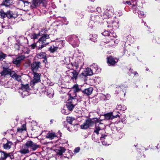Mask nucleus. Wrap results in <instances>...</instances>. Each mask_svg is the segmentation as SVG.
Listing matches in <instances>:
<instances>
[{"mask_svg":"<svg viewBox=\"0 0 160 160\" xmlns=\"http://www.w3.org/2000/svg\"><path fill=\"white\" fill-rule=\"evenodd\" d=\"M102 34L103 36H107L106 38L107 40H105L104 42L108 44V46L109 47H112L118 43V40L115 38V36L112 37V33H109L108 31H105Z\"/></svg>","mask_w":160,"mask_h":160,"instance_id":"obj_1","label":"nucleus"},{"mask_svg":"<svg viewBox=\"0 0 160 160\" xmlns=\"http://www.w3.org/2000/svg\"><path fill=\"white\" fill-rule=\"evenodd\" d=\"M68 40L73 47H77L79 43V40L77 36L72 35L69 36L68 38Z\"/></svg>","mask_w":160,"mask_h":160,"instance_id":"obj_2","label":"nucleus"},{"mask_svg":"<svg viewBox=\"0 0 160 160\" xmlns=\"http://www.w3.org/2000/svg\"><path fill=\"white\" fill-rule=\"evenodd\" d=\"M25 144L29 149L30 151H35L39 147V146L36 143L33 142L31 140L27 141Z\"/></svg>","mask_w":160,"mask_h":160,"instance_id":"obj_3","label":"nucleus"},{"mask_svg":"<svg viewBox=\"0 0 160 160\" xmlns=\"http://www.w3.org/2000/svg\"><path fill=\"white\" fill-rule=\"evenodd\" d=\"M99 17L98 15H92L90 17V21L88 24V26L92 28L94 26V23L99 21Z\"/></svg>","mask_w":160,"mask_h":160,"instance_id":"obj_4","label":"nucleus"},{"mask_svg":"<svg viewBox=\"0 0 160 160\" xmlns=\"http://www.w3.org/2000/svg\"><path fill=\"white\" fill-rule=\"evenodd\" d=\"M77 99H72V100L68 101L66 104V106L69 110L71 111L77 104L78 102Z\"/></svg>","mask_w":160,"mask_h":160,"instance_id":"obj_5","label":"nucleus"},{"mask_svg":"<svg viewBox=\"0 0 160 160\" xmlns=\"http://www.w3.org/2000/svg\"><path fill=\"white\" fill-rule=\"evenodd\" d=\"M84 59L82 58L81 59L80 58L78 57L75 61V63L73 64V66L76 68V69H77L80 67L81 68L84 64Z\"/></svg>","mask_w":160,"mask_h":160,"instance_id":"obj_6","label":"nucleus"},{"mask_svg":"<svg viewBox=\"0 0 160 160\" xmlns=\"http://www.w3.org/2000/svg\"><path fill=\"white\" fill-rule=\"evenodd\" d=\"M142 7L138 6V7H135V4L133 5L132 9H133V12L135 13H137L139 17H142L144 16V13L141 11Z\"/></svg>","mask_w":160,"mask_h":160,"instance_id":"obj_7","label":"nucleus"},{"mask_svg":"<svg viewBox=\"0 0 160 160\" xmlns=\"http://www.w3.org/2000/svg\"><path fill=\"white\" fill-rule=\"evenodd\" d=\"M45 1V0H32L31 8L32 9L37 8L39 6L41 3H44Z\"/></svg>","mask_w":160,"mask_h":160,"instance_id":"obj_8","label":"nucleus"},{"mask_svg":"<svg viewBox=\"0 0 160 160\" xmlns=\"http://www.w3.org/2000/svg\"><path fill=\"white\" fill-rule=\"evenodd\" d=\"M34 75V79L31 81L30 84L32 83L34 85L35 83L40 82L41 74L36 73L35 72H33Z\"/></svg>","mask_w":160,"mask_h":160,"instance_id":"obj_9","label":"nucleus"},{"mask_svg":"<svg viewBox=\"0 0 160 160\" xmlns=\"http://www.w3.org/2000/svg\"><path fill=\"white\" fill-rule=\"evenodd\" d=\"M42 32V35H40V36H41V37L38 40V42L39 43H44L46 41V40L49 38V35L48 34H46V32L43 31H41Z\"/></svg>","mask_w":160,"mask_h":160,"instance_id":"obj_10","label":"nucleus"},{"mask_svg":"<svg viewBox=\"0 0 160 160\" xmlns=\"http://www.w3.org/2000/svg\"><path fill=\"white\" fill-rule=\"evenodd\" d=\"M59 43V44L58 46L55 47L54 46H52L49 48V49L51 52L53 53L58 48H61L64 46V44L62 41H60Z\"/></svg>","mask_w":160,"mask_h":160,"instance_id":"obj_11","label":"nucleus"},{"mask_svg":"<svg viewBox=\"0 0 160 160\" xmlns=\"http://www.w3.org/2000/svg\"><path fill=\"white\" fill-rule=\"evenodd\" d=\"M67 74L70 76L71 79H76L78 75V73L73 69H71L67 72Z\"/></svg>","mask_w":160,"mask_h":160,"instance_id":"obj_12","label":"nucleus"},{"mask_svg":"<svg viewBox=\"0 0 160 160\" xmlns=\"http://www.w3.org/2000/svg\"><path fill=\"white\" fill-rule=\"evenodd\" d=\"M41 62H35L31 64V68L33 72L37 71L40 67Z\"/></svg>","mask_w":160,"mask_h":160,"instance_id":"obj_13","label":"nucleus"},{"mask_svg":"<svg viewBox=\"0 0 160 160\" xmlns=\"http://www.w3.org/2000/svg\"><path fill=\"white\" fill-rule=\"evenodd\" d=\"M30 151L28 147L24 144L22 147L21 149L19 151V152L22 154H25L28 153L30 152Z\"/></svg>","mask_w":160,"mask_h":160,"instance_id":"obj_14","label":"nucleus"},{"mask_svg":"<svg viewBox=\"0 0 160 160\" xmlns=\"http://www.w3.org/2000/svg\"><path fill=\"white\" fill-rule=\"evenodd\" d=\"M21 89L23 91L22 93V96H23V95H26V93L28 94V91L29 90V85L28 84L26 85H22L21 87Z\"/></svg>","mask_w":160,"mask_h":160,"instance_id":"obj_15","label":"nucleus"},{"mask_svg":"<svg viewBox=\"0 0 160 160\" xmlns=\"http://www.w3.org/2000/svg\"><path fill=\"white\" fill-rule=\"evenodd\" d=\"M24 57L23 56H21L16 58L15 59H13L12 61L14 64L18 65L20 64L22 60L24 59Z\"/></svg>","mask_w":160,"mask_h":160,"instance_id":"obj_16","label":"nucleus"},{"mask_svg":"<svg viewBox=\"0 0 160 160\" xmlns=\"http://www.w3.org/2000/svg\"><path fill=\"white\" fill-rule=\"evenodd\" d=\"M93 74L92 70L90 68H87L86 69L85 72L82 73V75L84 77H86L88 76L92 75Z\"/></svg>","mask_w":160,"mask_h":160,"instance_id":"obj_17","label":"nucleus"},{"mask_svg":"<svg viewBox=\"0 0 160 160\" xmlns=\"http://www.w3.org/2000/svg\"><path fill=\"white\" fill-rule=\"evenodd\" d=\"M54 90L51 88H48L46 92V95L50 98L52 97L54 95Z\"/></svg>","mask_w":160,"mask_h":160,"instance_id":"obj_18","label":"nucleus"},{"mask_svg":"<svg viewBox=\"0 0 160 160\" xmlns=\"http://www.w3.org/2000/svg\"><path fill=\"white\" fill-rule=\"evenodd\" d=\"M68 95L70 98L68 99V100H72V99H76L74 98L76 96V93L72 91V90H71L68 93Z\"/></svg>","mask_w":160,"mask_h":160,"instance_id":"obj_19","label":"nucleus"},{"mask_svg":"<svg viewBox=\"0 0 160 160\" xmlns=\"http://www.w3.org/2000/svg\"><path fill=\"white\" fill-rule=\"evenodd\" d=\"M93 90V88L92 87H90L87 88L85 89L82 91V92L84 94H86L88 95H89L91 94Z\"/></svg>","mask_w":160,"mask_h":160,"instance_id":"obj_20","label":"nucleus"},{"mask_svg":"<svg viewBox=\"0 0 160 160\" xmlns=\"http://www.w3.org/2000/svg\"><path fill=\"white\" fill-rule=\"evenodd\" d=\"M10 73V69L8 68H3V70L1 72L2 76H3L4 77H6L7 76L9 75Z\"/></svg>","mask_w":160,"mask_h":160,"instance_id":"obj_21","label":"nucleus"},{"mask_svg":"<svg viewBox=\"0 0 160 160\" xmlns=\"http://www.w3.org/2000/svg\"><path fill=\"white\" fill-rule=\"evenodd\" d=\"M107 59L108 63L111 65H113L117 62H116L114 59L111 56L108 57Z\"/></svg>","mask_w":160,"mask_h":160,"instance_id":"obj_22","label":"nucleus"},{"mask_svg":"<svg viewBox=\"0 0 160 160\" xmlns=\"http://www.w3.org/2000/svg\"><path fill=\"white\" fill-rule=\"evenodd\" d=\"M42 31H40V32L38 34L33 33V34H29V36L33 40H35L37 39L40 35L42 34Z\"/></svg>","mask_w":160,"mask_h":160,"instance_id":"obj_23","label":"nucleus"},{"mask_svg":"<svg viewBox=\"0 0 160 160\" xmlns=\"http://www.w3.org/2000/svg\"><path fill=\"white\" fill-rule=\"evenodd\" d=\"M85 122L88 128L92 127L94 125V122L91 118L88 119Z\"/></svg>","mask_w":160,"mask_h":160,"instance_id":"obj_24","label":"nucleus"},{"mask_svg":"<svg viewBox=\"0 0 160 160\" xmlns=\"http://www.w3.org/2000/svg\"><path fill=\"white\" fill-rule=\"evenodd\" d=\"M65 149L63 147H60L58 149L56 150V152L57 154L60 155H62V153L65 152Z\"/></svg>","mask_w":160,"mask_h":160,"instance_id":"obj_25","label":"nucleus"},{"mask_svg":"<svg viewBox=\"0 0 160 160\" xmlns=\"http://www.w3.org/2000/svg\"><path fill=\"white\" fill-rule=\"evenodd\" d=\"M46 138L52 139L55 137H56V135L55 133H48L46 135Z\"/></svg>","mask_w":160,"mask_h":160,"instance_id":"obj_26","label":"nucleus"},{"mask_svg":"<svg viewBox=\"0 0 160 160\" xmlns=\"http://www.w3.org/2000/svg\"><path fill=\"white\" fill-rule=\"evenodd\" d=\"M38 58H43L46 57V54L45 52H41L37 54Z\"/></svg>","mask_w":160,"mask_h":160,"instance_id":"obj_27","label":"nucleus"},{"mask_svg":"<svg viewBox=\"0 0 160 160\" xmlns=\"http://www.w3.org/2000/svg\"><path fill=\"white\" fill-rule=\"evenodd\" d=\"M12 144V143L11 142L8 141L7 142L3 145V148L6 149H9L11 147Z\"/></svg>","mask_w":160,"mask_h":160,"instance_id":"obj_28","label":"nucleus"},{"mask_svg":"<svg viewBox=\"0 0 160 160\" xmlns=\"http://www.w3.org/2000/svg\"><path fill=\"white\" fill-rule=\"evenodd\" d=\"M71 90H72V91L76 93V92H79L81 90L78 86L77 84L74 85Z\"/></svg>","mask_w":160,"mask_h":160,"instance_id":"obj_29","label":"nucleus"},{"mask_svg":"<svg viewBox=\"0 0 160 160\" xmlns=\"http://www.w3.org/2000/svg\"><path fill=\"white\" fill-rule=\"evenodd\" d=\"M102 124L101 123H99L98 125H97V124L96 125L95 129L94 130V132L96 133L97 134H99V131L101 129L100 127L99 126V125Z\"/></svg>","mask_w":160,"mask_h":160,"instance_id":"obj_30","label":"nucleus"},{"mask_svg":"<svg viewBox=\"0 0 160 160\" xmlns=\"http://www.w3.org/2000/svg\"><path fill=\"white\" fill-rule=\"evenodd\" d=\"M105 118L106 120H108L110 119H112V113H109L104 114Z\"/></svg>","mask_w":160,"mask_h":160,"instance_id":"obj_31","label":"nucleus"},{"mask_svg":"<svg viewBox=\"0 0 160 160\" xmlns=\"http://www.w3.org/2000/svg\"><path fill=\"white\" fill-rule=\"evenodd\" d=\"M116 109L119 110H122L124 111L126 109V108L124 105L122 106L121 105H118L117 106Z\"/></svg>","mask_w":160,"mask_h":160,"instance_id":"obj_32","label":"nucleus"},{"mask_svg":"<svg viewBox=\"0 0 160 160\" xmlns=\"http://www.w3.org/2000/svg\"><path fill=\"white\" fill-rule=\"evenodd\" d=\"M26 130V125L25 124H23L21 128L17 129V131L18 132H22L23 130Z\"/></svg>","mask_w":160,"mask_h":160,"instance_id":"obj_33","label":"nucleus"},{"mask_svg":"<svg viewBox=\"0 0 160 160\" xmlns=\"http://www.w3.org/2000/svg\"><path fill=\"white\" fill-rule=\"evenodd\" d=\"M97 38V35L95 34L90 35V39L94 42H95L96 41Z\"/></svg>","mask_w":160,"mask_h":160,"instance_id":"obj_34","label":"nucleus"},{"mask_svg":"<svg viewBox=\"0 0 160 160\" xmlns=\"http://www.w3.org/2000/svg\"><path fill=\"white\" fill-rule=\"evenodd\" d=\"M7 17L9 18H14L13 16L12 12L10 11H8L7 12Z\"/></svg>","mask_w":160,"mask_h":160,"instance_id":"obj_35","label":"nucleus"},{"mask_svg":"<svg viewBox=\"0 0 160 160\" xmlns=\"http://www.w3.org/2000/svg\"><path fill=\"white\" fill-rule=\"evenodd\" d=\"M75 120L74 118L72 117H68L67 118V121L70 124H72V121Z\"/></svg>","mask_w":160,"mask_h":160,"instance_id":"obj_36","label":"nucleus"},{"mask_svg":"<svg viewBox=\"0 0 160 160\" xmlns=\"http://www.w3.org/2000/svg\"><path fill=\"white\" fill-rule=\"evenodd\" d=\"M2 4L6 6H8L10 4V0H4L2 2Z\"/></svg>","mask_w":160,"mask_h":160,"instance_id":"obj_37","label":"nucleus"},{"mask_svg":"<svg viewBox=\"0 0 160 160\" xmlns=\"http://www.w3.org/2000/svg\"><path fill=\"white\" fill-rule=\"evenodd\" d=\"M6 56V54H4L2 52H0V61L2 60Z\"/></svg>","mask_w":160,"mask_h":160,"instance_id":"obj_38","label":"nucleus"},{"mask_svg":"<svg viewBox=\"0 0 160 160\" xmlns=\"http://www.w3.org/2000/svg\"><path fill=\"white\" fill-rule=\"evenodd\" d=\"M0 16L1 18H4L5 17H7V13L4 12L3 11H0Z\"/></svg>","mask_w":160,"mask_h":160,"instance_id":"obj_39","label":"nucleus"},{"mask_svg":"<svg viewBox=\"0 0 160 160\" xmlns=\"http://www.w3.org/2000/svg\"><path fill=\"white\" fill-rule=\"evenodd\" d=\"M80 127L82 129H87L89 128L85 122L83 124L81 125Z\"/></svg>","mask_w":160,"mask_h":160,"instance_id":"obj_40","label":"nucleus"},{"mask_svg":"<svg viewBox=\"0 0 160 160\" xmlns=\"http://www.w3.org/2000/svg\"><path fill=\"white\" fill-rule=\"evenodd\" d=\"M13 78L18 81H20L21 80V76L17 74Z\"/></svg>","mask_w":160,"mask_h":160,"instance_id":"obj_41","label":"nucleus"},{"mask_svg":"<svg viewBox=\"0 0 160 160\" xmlns=\"http://www.w3.org/2000/svg\"><path fill=\"white\" fill-rule=\"evenodd\" d=\"M20 1L23 2L25 6H27L30 5V8H31V2L27 1H24L22 0H20Z\"/></svg>","mask_w":160,"mask_h":160,"instance_id":"obj_42","label":"nucleus"},{"mask_svg":"<svg viewBox=\"0 0 160 160\" xmlns=\"http://www.w3.org/2000/svg\"><path fill=\"white\" fill-rule=\"evenodd\" d=\"M16 74H17L15 72L12 71L10 72V71L9 75H10V76L13 78H14Z\"/></svg>","mask_w":160,"mask_h":160,"instance_id":"obj_43","label":"nucleus"},{"mask_svg":"<svg viewBox=\"0 0 160 160\" xmlns=\"http://www.w3.org/2000/svg\"><path fill=\"white\" fill-rule=\"evenodd\" d=\"M103 97L105 100H107L109 99L110 98V95L108 94L104 95H103Z\"/></svg>","mask_w":160,"mask_h":160,"instance_id":"obj_44","label":"nucleus"},{"mask_svg":"<svg viewBox=\"0 0 160 160\" xmlns=\"http://www.w3.org/2000/svg\"><path fill=\"white\" fill-rule=\"evenodd\" d=\"M62 113L65 115H68L69 114L70 112L68 110H65V109H63L62 110Z\"/></svg>","mask_w":160,"mask_h":160,"instance_id":"obj_45","label":"nucleus"},{"mask_svg":"<svg viewBox=\"0 0 160 160\" xmlns=\"http://www.w3.org/2000/svg\"><path fill=\"white\" fill-rule=\"evenodd\" d=\"M107 10L109 11V12H110V11H111V12L112 13L113 8L112 7L110 6H108L107 7Z\"/></svg>","mask_w":160,"mask_h":160,"instance_id":"obj_46","label":"nucleus"},{"mask_svg":"<svg viewBox=\"0 0 160 160\" xmlns=\"http://www.w3.org/2000/svg\"><path fill=\"white\" fill-rule=\"evenodd\" d=\"M138 0H131V2L132 3V7H133V4H135V7H136V6L137 4V2L138 1Z\"/></svg>","mask_w":160,"mask_h":160,"instance_id":"obj_47","label":"nucleus"},{"mask_svg":"<svg viewBox=\"0 0 160 160\" xmlns=\"http://www.w3.org/2000/svg\"><path fill=\"white\" fill-rule=\"evenodd\" d=\"M80 149V148L79 147L75 148L74 150V152L76 153H78L79 152Z\"/></svg>","mask_w":160,"mask_h":160,"instance_id":"obj_48","label":"nucleus"},{"mask_svg":"<svg viewBox=\"0 0 160 160\" xmlns=\"http://www.w3.org/2000/svg\"><path fill=\"white\" fill-rule=\"evenodd\" d=\"M123 3L124 4H126V3L127 4H128V5H132V4L131 3L132 2H131V1H130V0H128V1H126V2H125V1H123Z\"/></svg>","mask_w":160,"mask_h":160,"instance_id":"obj_49","label":"nucleus"},{"mask_svg":"<svg viewBox=\"0 0 160 160\" xmlns=\"http://www.w3.org/2000/svg\"><path fill=\"white\" fill-rule=\"evenodd\" d=\"M91 119L94 122V124L95 122H98V119L97 118H93Z\"/></svg>","mask_w":160,"mask_h":160,"instance_id":"obj_50","label":"nucleus"},{"mask_svg":"<svg viewBox=\"0 0 160 160\" xmlns=\"http://www.w3.org/2000/svg\"><path fill=\"white\" fill-rule=\"evenodd\" d=\"M31 48L32 49H34L35 48V47H36V43H34L32 44L31 45Z\"/></svg>","mask_w":160,"mask_h":160,"instance_id":"obj_51","label":"nucleus"},{"mask_svg":"<svg viewBox=\"0 0 160 160\" xmlns=\"http://www.w3.org/2000/svg\"><path fill=\"white\" fill-rule=\"evenodd\" d=\"M44 47V46L43 45H41L40 46H39L37 48V49L38 50L41 49H42Z\"/></svg>","mask_w":160,"mask_h":160,"instance_id":"obj_52","label":"nucleus"},{"mask_svg":"<svg viewBox=\"0 0 160 160\" xmlns=\"http://www.w3.org/2000/svg\"><path fill=\"white\" fill-rule=\"evenodd\" d=\"M120 116L118 114H117L116 115H112V118L113 119L115 118H117V117H120Z\"/></svg>","mask_w":160,"mask_h":160,"instance_id":"obj_53","label":"nucleus"},{"mask_svg":"<svg viewBox=\"0 0 160 160\" xmlns=\"http://www.w3.org/2000/svg\"><path fill=\"white\" fill-rule=\"evenodd\" d=\"M44 58V60L43 61V62H44L46 64L48 62H47V58H46V57L45 58Z\"/></svg>","mask_w":160,"mask_h":160,"instance_id":"obj_54","label":"nucleus"},{"mask_svg":"<svg viewBox=\"0 0 160 160\" xmlns=\"http://www.w3.org/2000/svg\"><path fill=\"white\" fill-rule=\"evenodd\" d=\"M157 149L158 150V151L159 152L160 151V145L158 144L156 146Z\"/></svg>","mask_w":160,"mask_h":160,"instance_id":"obj_55","label":"nucleus"},{"mask_svg":"<svg viewBox=\"0 0 160 160\" xmlns=\"http://www.w3.org/2000/svg\"><path fill=\"white\" fill-rule=\"evenodd\" d=\"M97 11L99 12H100L101 11V9L100 8L98 7L97 8Z\"/></svg>","mask_w":160,"mask_h":160,"instance_id":"obj_56","label":"nucleus"},{"mask_svg":"<svg viewBox=\"0 0 160 160\" xmlns=\"http://www.w3.org/2000/svg\"><path fill=\"white\" fill-rule=\"evenodd\" d=\"M107 136L106 135H105L104 136H102V137H101V139L102 140L103 139H105V137H106Z\"/></svg>","mask_w":160,"mask_h":160,"instance_id":"obj_57","label":"nucleus"},{"mask_svg":"<svg viewBox=\"0 0 160 160\" xmlns=\"http://www.w3.org/2000/svg\"><path fill=\"white\" fill-rule=\"evenodd\" d=\"M102 143L103 145H106V142H105L102 141Z\"/></svg>","mask_w":160,"mask_h":160,"instance_id":"obj_58","label":"nucleus"},{"mask_svg":"<svg viewBox=\"0 0 160 160\" xmlns=\"http://www.w3.org/2000/svg\"><path fill=\"white\" fill-rule=\"evenodd\" d=\"M50 122H51V123H53V120H51Z\"/></svg>","mask_w":160,"mask_h":160,"instance_id":"obj_59","label":"nucleus"},{"mask_svg":"<svg viewBox=\"0 0 160 160\" xmlns=\"http://www.w3.org/2000/svg\"><path fill=\"white\" fill-rule=\"evenodd\" d=\"M90 1L94 2L95 0H88Z\"/></svg>","mask_w":160,"mask_h":160,"instance_id":"obj_60","label":"nucleus"},{"mask_svg":"<svg viewBox=\"0 0 160 160\" xmlns=\"http://www.w3.org/2000/svg\"><path fill=\"white\" fill-rule=\"evenodd\" d=\"M110 15H108L107 18H109L110 17Z\"/></svg>","mask_w":160,"mask_h":160,"instance_id":"obj_61","label":"nucleus"},{"mask_svg":"<svg viewBox=\"0 0 160 160\" xmlns=\"http://www.w3.org/2000/svg\"><path fill=\"white\" fill-rule=\"evenodd\" d=\"M97 65H96V64H94V66H95V67H97Z\"/></svg>","mask_w":160,"mask_h":160,"instance_id":"obj_62","label":"nucleus"},{"mask_svg":"<svg viewBox=\"0 0 160 160\" xmlns=\"http://www.w3.org/2000/svg\"><path fill=\"white\" fill-rule=\"evenodd\" d=\"M117 89H119V88H120V87H118V88H117Z\"/></svg>","mask_w":160,"mask_h":160,"instance_id":"obj_63","label":"nucleus"},{"mask_svg":"<svg viewBox=\"0 0 160 160\" xmlns=\"http://www.w3.org/2000/svg\"><path fill=\"white\" fill-rule=\"evenodd\" d=\"M90 160H93V159H90Z\"/></svg>","mask_w":160,"mask_h":160,"instance_id":"obj_64","label":"nucleus"}]
</instances>
